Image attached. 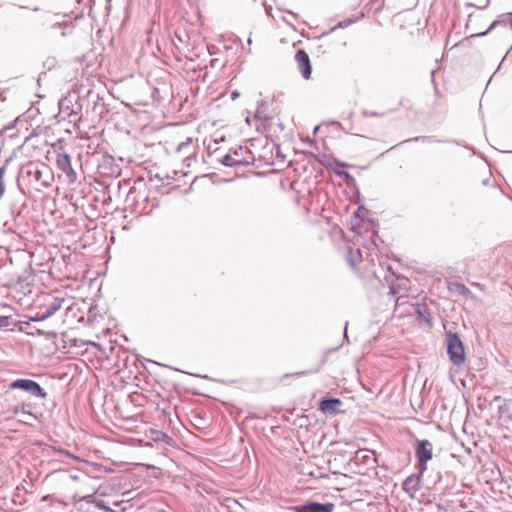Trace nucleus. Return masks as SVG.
<instances>
[{"label": "nucleus", "instance_id": "nucleus-1", "mask_svg": "<svg viewBox=\"0 0 512 512\" xmlns=\"http://www.w3.org/2000/svg\"><path fill=\"white\" fill-rule=\"evenodd\" d=\"M27 175L30 184L38 191L50 186L53 181V174L45 165H32L27 170Z\"/></svg>", "mask_w": 512, "mask_h": 512}, {"label": "nucleus", "instance_id": "nucleus-2", "mask_svg": "<svg viewBox=\"0 0 512 512\" xmlns=\"http://www.w3.org/2000/svg\"><path fill=\"white\" fill-rule=\"evenodd\" d=\"M446 345L450 361L456 366L462 365L465 361V351L459 336L451 331L448 332L446 335Z\"/></svg>", "mask_w": 512, "mask_h": 512}, {"label": "nucleus", "instance_id": "nucleus-3", "mask_svg": "<svg viewBox=\"0 0 512 512\" xmlns=\"http://www.w3.org/2000/svg\"><path fill=\"white\" fill-rule=\"evenodd\" d=\"M10 390H23L32 396L45 399L47 393L45 390L34 380L31 379H16L9 384Z\"/></svg>", "mask_w": 512, "mask_h": 512}, {"label": "nucleus", "instance_id": "nucleus-4", "mask_svg": "<svg viewBox=\"0 0 512 512\" xmlns=\"http://www.w3.org/2000/svg\"><path fill=\"white\" fill-rule=\"evenodd\" d=\"M416 457L418 459V470L420 475L427 469V462L432 459V443L428 440H417L415 448Z\"/></svg>", "mask_w": 512, "mask_h": 512}, {"label": "nucleus", "instance_id": "nucleus-5", "mask_svg": "<svg viewBox=\"0 0 512 512\" xmlns=\"http://www.w3.org/2000/svg\"><path fill=\"white\" fill-rule=\"evenodd\" d=\"M57 167L66 174L69 183L77 180V173L71 165V157L66 153H58L56 158Z\"/></svg>", "mask_w": 512, "mask_h": 512}, {"label": "nucleus", "instance_id": "nucleus-6", "mask_svg": "<svg viewBox=\"0 0 512 512\" xmlns=\"http://www.w3.org/2000/svg\"><path fill=\"white\" fill-rule=\"evenodd\" d=\"M334 509V504L332 503H318V502H308L306 504L296 506L293 508L294 511L298 512H332Z\"/></svg>", "mask_w": 512, "mask_h": 512}, {"label": "nucleus", "instance_id": "nucleus-7", "mask_svg": "<svg viewBox=\"0 0 512 512\" xmlns=\"http://www.w3.org/2000/svg\"><path fill=\"white\" fill-rule=\"evenodd\" d=\"M295 60L302 76L305 79H309L311 75V63L308 54L304 50H298L295 54Z\"/></svg>", "mask_w": 512, "mask_h": 512}, {"label": "nucleus", "instance_id": "nucleus-8", "mask_svg": "<svg viewBox=\"0 0 512 512\" xmlns=\"http://www.w3.org/2000/svg\"><path fill=\"white\" fill-rule=\"evenodd\" d=\"M420 473L417 476L411 475L405 479L402 484L403 490L411 497L420 489Z\"/></svg>", "mask_w": 512, "mask_h": 512}, {"label": "nucleus", "instance_id": "nucleus-9", "mask_svg": "<svg viewBox=\"0 0 512 512\" xmlns=\"http://www.w3.org/2000/svg\"><path fill=\"white\" fill-rule=\"evenodd\" d=\"M64 298H54L52 302L46 305L45 309L42 311V317H46L47 319L53 316L57 311L62 308L64 303Z\"/></svg>", "mask_w": 512, "mask_h": 512}, {"label": "nucleus", "instance_id": "nucleus-10", "mask_svg": "<svg viewBox=\"0 0 512 512\" xmlns=\"http://www.w3.org/2000/svg\"><path fill=\"white\" fill-rule=\"evenodd\" d=\"M232 154L241 160L240 165H248L253 160L251 152L246 147L239 146L232 151Z\"/></svg>", "mask_w": 512, "mask_h": 512}, {"label": "nucleus", "instance_id": "nucleus-11", "mask_svg": "<svg viewBox=\"0 0 512 512\" xmlns=\"http://www.w3.org/2000/svg\"><path fill=\"white\" fill-rule=\"evenodd\" d=\"M341 405V401L339 399L331 398L324 399L320 402V409L324 413H333L337 410V408Z\"/></svg>", "mask_w": 512, "mask_h": 512}, {"label": "nucleus", "instance_id": "nucleus-12", "mask_svg": "<svg viewBox=\"0 0 512 512\" xmlns=\"http://www.w3.org/2000/svg\"><path fill=\"white\" fill-rule=\"evenodd\" d=\"M509 23L511 28H512V13H507V14H503L499 20H495L491 23V25L489 26L488 30L484 33H482L481 35H485L487 32L491 31L492 29H494L498 24L500 23Z\"/></svg>", "mask_w": 512, "mask_h": 512}, {"label": "nucleus", "instance_id": "nucleus-13", "mask_svg": "<svg viewBox=\"0 0 512 512\" xmlns=\"http://www.w3.org/2000/svg\"><path fill=\"white\" fill-rule=\"evenodd\" d=\"M240 162L241 160H239L238 158H235L232 154V151L225 154L222 159H221V163L225 166H229V167H233V166H239L240 165Z\"/></svg>", "mask_w": 512, "mask_h": 512}, {"label": "nucleus", "instance_id": "nucleus-14", "mask_svg": "<svg viewBox=\"0 0 512 512\" xmlns=\"http://www.w3.org/2000/svg\"><path fill=\"white\" fill-rule=\"evenodd\" d=\"M91 496H86L83 499L87 503H93L97 508L104 510V511H110V508L107 506L106 502L101 499H90Z\"/></svg>", "mask_w": 512, "mask_h": 512}, {"label": "nucleus", "instance_id": "nucleus-15", "mask_svg": "<svg viewBox=\"0 0 512 512\" xmlns=\"http://www.w3.org/2000/svg\"><path fill=\"white\" fill-rule=\"evenodd\" d=\"M263 107H264V103L262 102L259 107L257 108L255 114H254V118L257 119V120H263V121H266V120H269L270 117L267 116L265 113H264V110H263Z\"/></svg>", "mask_w": 512, "mask_h": 512}, {"label": "nucleus", "instance_id": "nucleus-16", "mask_svg": "<svg viewBox=\"0 0 512 512\" xmlns=\"http://www.w3.org/2000/svg\"><path fill=\"white\" fill-rule=\"evenodd\" d=\"M12 412H13V414H19V413H21V414H24V415H29V416L34 417L32 413L25 411V409H24V407H23V406H22V407H21V406H15V407L12 409Z\"/></svg>", "mask_w": 512, "mask_h": 512}, {"label": "nucleus", "instance_id": "nucleus-17", "mask_svg": "<svg viewBox=\"0 0 512 512\" xmlns=\"http://www.w3.org/2000/svg\"><path fill=\"white\" fill-rule=\"evenodd\" d=\"M4 173H5V167H4V166H2V167L0 168V196H1V195L3 194V192H4V183H3V181H2V178H3Z\"/></svg>", "mask_w": 512, "mask_h": 512}, {"label": "nucleus", "instance_id": "nucleus-18", "mask_svg": "<svg viewBox=\"0 0 512 512\" xmlns=\"http://www.w3.org/2000/svg\"><path fill=\"white\" fill-rule=\"evenodd\" d=\"M46 319H47L46 317H42V312H37V313H35L34 316L30 317V320L33 322L44 321Z\"/></svg>", "mask_w": 512, "mask_h": 512}, {"label": "nucleus", "instance_id": "nucleus-19", "mask_svg": "<svg viewBox=\"0 0 512 512\" xmlns=\"http://www.w3.org/2000/svg\"><path fill=\"white\" fill-rule=\"evenodd\" d=\"M189 146H190V142H183V143L178 145L177 150L181 151L182 149H184L186 147H189Z\"/></svg>", "mask_w": 512, "mask_h": 512}, {"label": "nucleus", "instance_id": "nucleus-20", "mask_svg": "<svg viewBox=\"0 0 512 512\" xmlns=\"http://www.w3.org/2000/svg\"><path fill=\"white\" fill-rule=\"evenodd\" d=\"M238 96H239V92H237V91H234V92L231 93V98L232 99H236Z\"/></svg>", "mask_w": 512, "mask_h": 512}, {"label": "nucleus", "instance_id": "nucleus-21", "mask_svg": "<svg viewBox=\"0 0 512 512\" xmlns=\"http://www.w3.org/2000/svg\"><path fill=\"white\" fill-rule=\"evenodd\" d=\"M347 325H348V323L346 322L345 328H344V337L345 338H348V336H347Z\"/></svg>", "mask_w": 512, "mask_h": 512}, {"label": "nucleus", "instance_id": "nucleus-22", "mask_svg": "<svg viewBox=\"0 0 512 512\" xmlns=\"http://www.w3.org/2000/svg\"><path fill=\"white\" fill-rule=\"evenodd\" d=\"M349 263L352 267H356V263L353 259H349Z\"/></svg>", "mask_w": 512, "mask_h": 512}, {"label": "nucleus", "instance_id": "nucleus-23", "mask_svg": "<svg viewBox=\"0 0 512 512\" xmlns=\"http://www.w3.org/2000/svg\"><path fill=\"white\" fill-rule=\"evenodd\" d=\"M246 122H247L248 124H250V117H247V118H246Z\"/></svg>", "mask_w": 512, "mask_h": 512}, {"label": "nucleus", "instance_id": "nucleus-24", "mask_svg": "<svg viewBox=\"0 0 512 512\" xmlns=\"http://www.w3.org/2000/svg\"><path fill=\"white\" fill-rule=\"evenodd\" d=\"M391 293L395 294V289L393 287H391Z\"/></svg>", "mask_w": 512, "mask_h": 512}, {"label": "nucleus", "instance_id": "nucleus-25", "mask_svg": "<svg viewBox=\"0 0 512 512\" xmlns=\"http://www.w3.org/2000/svg\"><path fill=\"white\" fill-rule=\"evenodd\" d=\"M164 438H168V436L166 434H162V438L161 439H164Z\"/></svg>", "mask_w": 512, "mask_h": 512}, {"label": "nucleus", "instance_id": "nucleus-26", "mask_svg": "<svg viewBox=\"0 0 512 512\" xmlns=\"http://www.w3.org/2000/svg\"><path fill=\"white\" fill-rule=\"evenodd\" d=\"M370 116H377V113H375V112L370 113Z\"/></svg>", "mask_w": 512, "mask_h": 512}, {"label": "nucleus", "instance_id": "nucleus-27", "mask_svg": "<svg viewBox=\"0 0 512 512\" xmlns=\"http://www.w3.org/2000/svg\"><path fill=\"white\" fill-rule=\"evenodd\" d=\"M251 43H252V39H251V38H249V39H248V44L250 45Z\"/></svg>", "mask_w": 512, "mask_h": 512}, {"label": "nucleus", "instance_id": "nucleus-28", "mask_svg": "<svg viewBox=\"0 0 512 512\" xmlns=\"http://www.w3.org/2000/svg\"><path fill=\"white\" fill-rule=\"evenodd\" d=\"M38 334L43 335L44 333L40 330H38Z\"/></svg>", "mask_w": 512, "mask_h": 512}, {"label": "nucleus", "instance_id": "nucleus-29", "mask_svg": "<svg viewBox=\"0 0 512 512\" xmlns=\"http://www.w3.org/2000/svg\"><path fill=\"white\" fill-rule=\"evenodd\" d=\"M295 512H298V511H295Z\"/></svg>", "mask_w": 512, "mask_h": 512}]
</instances>
